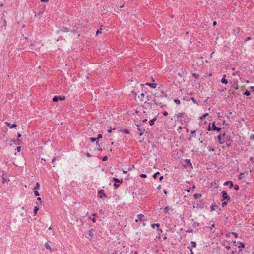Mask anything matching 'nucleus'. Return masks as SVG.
Here are the masks:
<instances>
[{
	"mask_svg": "<svg viewBox=\"0 0 254 254\" xmlns=\"http://www.w3.org/2000/svg\"><path fill=\"white\" fill-rule=\"evenodd\" d=\"M251 89L254 91V86L251 87Z\"/></svg>",
	"mask_w": 254,
	"mask_h": 254,
	"instance_id": "obj_59",
	"label": "nucleus"
},
{
	"mask_svg": "<svg viewBox=\"0 0 254 254\" xmlns=\"http://www.w3.org/2000/svg\"><path fill=\"white\" fill-rule=\"evenodd\" d=\"M244 177V174L241 173L238 176L239 180H241Z\"/></svg>",
	"mask_w": 254,
	"mask_h": 254,
	"instance_id": "obj_18",
	"label": "nucleus"
},
{
	"mask_svg": "<svg viewBox=\"0 0 254 254\" xmlns=\"http://www.w3.org/2000/svg\"><path fill=\"white\" fill-rule=\"evenodd\" d=\"M21 134H20V133H18V134H17V137H18V138L21 137Z\"/></svg>",
	"mask_w": 254,
	"mask_h": 254,
	"instance_id": "obj_53",
	"label": "nucleus"
},
{
	"mask_svg": "<svg viewBox=\"0 0 254 254\" xmlns=\"http://www.w3.org/2000/svg\"><path fill=\"white\" fill-rule=\"evenodd\" d=\"M234 188L235 190H238L239 188V186L237 185H235L234 187Z\"/></svg>",
	"mask_w": 254,
	"mask_h": 254,
	"instance_id": "obj_34",
	"label": "nucleus"
},
{
	"mask_svg": "<svg viewBox=\"0 0 254 254\" xmlns=\"http://www.w3.org/2000/svg\"><path fill=\"white\" fill-rule=\"evenodd\" d=\"M232 234L235 236V237L236 238H237V237H238V234H237V233H236L234 232V233H233Z\"/></svg>",
	"mask_w": 254,
	"mask_h": 254,
	"instance_id": "obj_49",
	"label": "nucleus"
},
{
	"mask_svg": "<svg viewBox=\"0 0 254 254\" xmlns=\"http://www.w3.org/2000/svg\"><path fill=\"white\" fill-rule=\"evenodd\" d=\"M40 185L38 182H37V183H36V186H35V187L34 188V190H39L40 189Z\"/></svg>",
	"mask_w": 254,
	"mask_h": 254,
	"instance_id": "obj_13",
	"label": "nucleus"
},
{
	"mask_svg": "<svg viewBox=\"0 0 254 254\" xmlns=\"http://www.w3.org/2000/svg\"><path fill=\"white\" fill-rule=\"evenodd\" d=\"M228 184H229L230 186H229V188H232L233 186V182L232 181H226L224 183V185H227Z\"/></svg>",
	"mask_w": 254,
	"mask_h": 254,
	"instance_id": "obj_8",
	"label": "nucleus"
},
{
	"mask_svg": "<svg viewBox=\"0 0 254 254\" xmlns=\"http://www.w3.org/2000/svg\"><path fill=\"white\" fill-rule=\"evenodd\" d=\"M217 138H218V140H219V143L220 144H222V143H223V142L221 141V138H222L221 136H220V135H218V137H217Z\"/></svg>",
	"mask_w": 254,
	"mask_h": 254,
	"instance_id": "obj_23",
	"label": "nucleus"
},
{
	"mask_svg": "<svg viewBox=\"0 0 254 254\" xmlns=\"http://www.w3.org/2000/svg\"><path fill=\"white\" fill-rule=\"evenodd\" d=\"M114 186L115 188H117L118 187H119V184H118L115 183V184H114Z\"/></svg>",
	"mask_w": 254,
	"mask_h": 254,
	"instance_id": "obj_45",
	"label": "nucleus"
},
{
	"mask_svg": "<svg viewBox=\"0 0 254 254\" xmlns=\"http://www.w3.org/2000/svg\"><path fill=\"white\" fill-rule=\"evenodd\" d=\"M37 199L38 201H40V204H42V201H41V197H39L37 198Z\"/></svg>",
	"mask_w": 254,
	"mask_h": 254,
	"instance_id": "obj_41",
	"label": "nucleus"
},
{
	"mask_svg": "<svg viewBox=\"0 0 254 254\" xmlns=\"http://www.w3.org/2000/svg\"><path fill=\"white\" fill-rule=\"evenodd\" d=\"M86 156H88V157H90V154L89 153H87Z\"/></svg>",
	"mask_w": 254,
	"mask_h": 254,
	"instance_id": "obj_60",
	"label": "nucleus"
},
{
	"mask_svg": "<svg viewBox=\"0 0 254 254\" xmlns=\"http://www.w3.org/2000/svg\"><path fill=\"white\" fill-rule=\"evenodd\" d=\"M159 174V172H156V173H155L153 176V177L154 178V179H156L157 177V175Z\"/></svg>",
	"mask_w": 254,
	"mask_h": 254,
	"instance_id": "obj_28",
	"label": "nucleus"
},
{
	"mask_svg": "<svg viewBox=\"0 0 254 254\" xmlns=\"http://www.w3.org/2000/svg\"><path fill=\"white\" fill-rule=\"evenodd\" d=\"M214 52H213L210 54V58H212V57H213V55L214 54Z\"/></svg>",
	"mask_w": 254,
	"mask_h": 254,
	"instance_id": "obj_55",
	"label": "nucleus"
},
{
	"mask_svg": "<svg viewBox=\"0 0 254 254\" xmlns=\"http://www.w3.org/2000/svg\"><path fill=\"white\" fill-rule=\"evenodd\" d=\"M221 128H218L216 127L215 126V123L213 122L212 124V127H210V126H209L208 127V130H216L217 131H219L220 130Z\"/></svg>",
	"mask_w": 254,
	"mask_h": 254,
	"instance_id": "obj_1",
	"label": "nucleus"
},
{
	"mask_svg": "<svg viewBox=\"0 0 254 254\" xmlns=\"http://www.w3.org/2000/svg\"><path fill=\"white\" fill-rule=\"evenodd\" d=\"M45 247L47 249L51 251V246L49 245V244L48 243H45L44 244Z\"/></svg>",
	"mask_w": 254,
	"mask_h": 254,
	"instance_id": "obj_16",
	"label": "nucleus"
},
{
	"mask_svg": "<svg viewBox=\"0 0 254 254\" xmlns=\"http://www.w3.org/2000/svg\"><path fill=\"white\" fill-rule=\"evenodd\" d=\"M102 138V135L101 134H98V135L96 138H97V139H99Z\"/></svg>",
	"mask_w": 254,
	"mask_h": 254,
	"instance_id": "obj_35",
	"label": "nucleus"
},
{
	"mask_svg": "<svg viewBox=\"0 0 254 254\" xmlns=\"http://www.w3.org/2000/svg\"><path fill=\"white\" fill-rule=\"evenodd\" d=\"M250 39H251V38H250V37H247V38L245 39V41H248V40H250Z\"/></svg>",
	"mask_w": 254,
	"mask_h": 254,
	"instance_id": "obj_47",
	"label": "nucleus"
},
{
	"mask_svg": "<svg viewBox=\"0 0 254 254\" xmlns=\"http://www.w3.org/2000/svg\"><path fill=\"white\" fill-rule=\"evenodd\" d=\"M34 193L35 195L36 196H39V193L37 190H34Z\"/></svg>",
	"mask_w": 254,
	"mask_h": 254,
	"instance_id": "obj_25",
	"label": "nucleus"
},
{
	"mask_svg": "<svg viewBox=\"0 0 254 254\" xmlns=\"http://www.w3.org/2000/svg\"><path fill=\"white\" fill-rule=\"evenodd\" d=\"M123 132H124V133H126V134H128L129 133V131L127 130H124L123 131Z\"/></svg>",
	"mask_w": 254,
	"mask_h": 254,
	"instance_id": "obj_44",
	"label": "nucleus"
},
{
	"mask_svg": "<svg viewBox=\"0 0 254 254\" xmlns=\"http://www.w3.org/2000/svg\"><path fill=\"white\" fill-rule=\"evenodd\" d=\"M146 85H148L150 86L152 88H155L157 86V84L156 83H146L145 84Z\"/></svg>",
	"mask_w": 254,
	"mask_h": 254,
	"instance_id": "obj_7",
	"label": "nucleus"
},
{
	"mask_svg": "<svg viewBox=\"0 0 254 254\" xmlns=\"http://www.w3.org/2000/svg\"><path fill=\"white\" fill-rule=\"evenodd\" d=\"M65 99L64 96H55L53 98V101L54 102H57L59 100H64Z\"/></svg>",
	"mask_w": 254,
	"mask_h": 254,
	"instance_id": "obj_2",
	"label": "nucleus"
},
{
	"mask_svg": "<svg viewBox=\"0 0 254 254\" xmlns=\"http://www.w3.org/2000/svg\"><path fill=\"white\" fill-rule=\"evenodd\" d=\"M184 115V113H179L178 114H175L174 116V118L176 117L177 118H179L183 117Z\"/></svg>",
	"mask_w": 254,
	"mask_h": 254,
	"instance_id": "obj_9",
	"label": "nucleus"
},
{
	"mask_svg": "<svg viewBox=\"0 0 254 254\" xmlns=\"http://www.w3.org/2000/svg\"><path fill=\"white\" fill-rule=\"evenodd\" d=\"M216 24H217V23H216V21H214V22H213V25L214 26H215V25H216Z\"/></svg>",
	"mask_w": 254,
	"mask_h": 254,
	"instance_id": "obj_56",
	"label": "nucleus"
},
{
	"mask_svg": "<svg viewBox=\"0 0 254 254\" xmlns=\"http://www.w3.org/2000/svg\"><path fill=\"white\" fill-rule=\"evenodd\" d=\"M163 192H164V193L165 194H167V191H166V190H165V189H164V190H163Z\"/></svg>",
	"mask_w": 254,
	"mask_h": 254,
	"instance_id": "obj_54",
	"label": "nucleus"
},
{
	"mask_svg": "<svg viewBox=\"0 0 254 254\" xmlns=\"http://www.w3.org/2000/svg\"><path fill=\"white\" fill-rule=\"evenodd\" d=\"M195 133V130H193V131H192L191 132V135H192V136L194 137V136H193V134H194Z\"/></svg>",
	"mask_w": 254,
	"mask_h": 254,
	"instance_id": "obj_46",
	"label": "nucleus"
},
{
	"mask_svg": "<svg viewBox=\"0 0 254 254\" xmlns=\"http://www.w3.org/2000/svg\"><path fill=\"white\" fill-rule=\"evenodd\" d=\"M7 181L8 180H7V179L6 178H5V177L2 176V183H3V184L5 183L6 182H7Z\"/></svg>",
	"mask_w": 254,
	"mask_h": 254,
	"instance_id": "obj_22",
	"label": "nucleus"
},
{
	"mask_svg": "<svg viewBox=\"0 0 254 254\" xmlns=\"http://www.w3.org/2000/svg\"><path fill=\"white\" fill-rule=\"evenodd\" d=\"M237 246L238 248H244L245 245L242 242H238L237 243Z\"/></svg>",
	"mask_w": 254,
	"mask_h": 254,
	"instance_id": "obj_11",
	"label": "nucleus"
},
{
	"mask_svg": "<svg viewBox=\"0 0 254 254\" xmlns=\"http://www.w3.org/2000/svg\"><path fill=\"white\" fill-rule=\"evenodd\" d=\"M101 29H100V30H98L96 32V35H98L99 34V33H101Z\"/></svg>",
	"mask_w": 254,
	"mask_h": 254,
	"instance_id": "obj_43",
	"label": "nucleus"
},
{
	"mask_svg": "<svg viewBox=\"0 0 254 254\" xmlns=\"http://www.w3.org/2000/svg\"><path fill=\"white\" fill-rule=\"evenodd\" d=\"M137 217V218L140 221H141V220H143V218L144 217V216L143 214H138Z\"/></svg>",
	"mask_w": 254,
	"mask_h": 254,
	"instance_id": "obj_15",
	"label": "nucleus"
},
{
	"mask_svg": "<svg viewBox=\"0 0 254 254\" xmlns=\"http://www.w3.org/2000/svg\"><path fill=\"white\" fill-rule=\"evenodd\" d=\"M174 101L177 104H180V101L179 99H176L174 100Z\"/></svg>",
	"mask_w": 254,
	"mask_h": 254,
	"instance_id": "obj_27",
	"label": "nucleus"
},
{
	"mask_svg": "<svg viewBox=\"0 0 254 254\" xmlns=\"http://www.w3.org/2000/svg\"><path fill=\"white\" fill-rule=\"evenodd\" d=\"M250 139L251 140L254 141V134H253L250 136Z\"/></svg>",
	"mask_w": 254,
	"mask_h": 254,
	"instance_id": "obj_37",
	"label": "nucleus"
},
{
	"mask_svg": "<svg viewBox=\"0 0 254 254\" xmlns=\"http://www.w3.org/2000/svg\"><path fill=\"white\" fill-rule=\"evenodd\" d=\"M16 150H17V152H20V151H21V147L20 146L17 147V148H16Z\"/></svg>",
	"mask_w": 254,
	"mask_h": 254,
	"instance_id": "obj_40",
	"label": "nucleus"
},
{
	"mask_svg": "<svg viewBox=\"0 0 254 254\" xmlns=\"http://www.w3.org/2000/svg\"><path fill=\"white\" fill-rule=\"evenodd\" d=\"M161 188V185H159L157 187V189H160Z\"/></svg>",
	"mask_w": 254,
	"mask_h": 254,
	"instance_id": "obj_64",
	"label": "nucleus"
},
{
	"mask_svg": "<svg viewBox=\"0 0 254 254\" xmlns=\"http://www.w3.org/2000/svg\"><path fill=\"white\" fill-rule=\"evenodd\" d=\"M157 119V116L155 117L153 119L150 120L149 121V123L150 124V126H152L154 124V122Z\"/></svg>",
	"mask_w": 254,
	"mask_h": 254,
	"instance_id": "obj_10",
	"label": "nucleus"
},
{
	"mask_svg": "<svg viewBox=\"0 0 254 254\" xmlns=\"http://www.w3.org/2000/svg\"><path fill=\"white\" fill-rule=\"evenodd\" d=\"M234 85L235 89L237 90L239 89V85L237 82L236 83H234Z\"/></svg>",
	"mask_w": 254,
	"mask_h": 254,
	"instance_id": "obj_20",
	"label": "nucleus"
},
{
	"mask_svg": "<svg viewBox=\"0 0 254 254\" xmlns=\"http://www.w3.org/2000/svg\"><path fill=\"white\" fill-rule=\"evenodd\" d=\"M162 231L161 229H159V227L157 228V233L158 234H160L161 233H162Z\"/></svg>",
	"mask_w": 254,
	"mask_h": 254,
	"instance_id": "obj_33",
	"label": "nucleus"
},
{
	"mask_svg": "<svg viewBox=\"0 0 254 254\" xmlns=\"http://www.w3.org/2000/svg\"><path fill=\"white\" fill-rule=\"evenodd\" d=\"M107 131H108L109 133H111V132H112V129H108Z\"/></svg>",
	"mask_w": 254,
	"mask_h": 254,
	"instance_id": "obj_57",
	"label": "nucleus"
},
{
	"mask_svg": "<svg viewBox=\"0 0 254 254\" xmlns=\"http://www.w3.org/2000/svg\"><path fill=\"white\" fill-rule=\"evenodd\" d=\"M222 197L224 199H227L228 201L230 200V197L227 195L226 191L222 192Z\"/></svg>",
	"mask_w": 254,
	"mask_h": 254,
	"instance_id": "obj_3",
	"label": "nucleus"
},
{
	"mask_svg": "<svg viewBox=\"0 0 254 254\" xmlns=\"http://www.w3.org/2000/svg\"><path fill=\"white\" fill-rule=\"evenodd\" d=\"M168 210H169V208L168 206H166L164 208V211L165 213H168Z\"/></svg>",
	"mask_w": 254,
	"mask_h": 254,
	"instance_id": "obj_26",
	"label": "nucleus"
},
{
	"mask_svg": "<svg viewBox=\"0 0 254 254\" xmlns=\"http://www.w3.org/2000/svg\"><path fill=\"white\" fill-rule=\"evenodd\" d=\"M226 75L224 74L223 76V78L221 80V82L223 84H227L228 83V81L225 79Z\"/></svg>",
	"mask_w": 254,
	"mask_h": 254,
	"instance_id": "obj_6",
	"label": "nucleus"
},
{
	"mask_svg": "<svg viewBox=\"0 0 254 254\" xmlns=\"http://www.w3.org/2000/svg\"><path fill=\"white\" fill-rule=\"evenodd\" d=\"M96 140H97L96 138H90V140L92 142H94L96 141Z\"/></svg>",
	"mask_w": 254,
	"mask_h": 254,
	"instance_id": "obj_32",
	"label": "nucleus"
},
{
	"mask_svg": "<svg viewBox=\"0 0 254 254\" xmlns=\"http://www.w3.org/2000/svg\"><path fill=\"white\" fill-rule=\"evenodd\" d=\"M41 2H48L49 0H40Z\"/></svg>",
	"mask_w": 254,
	"mask_h": 254,
	"instance_id": "obj_51",
	"label": "nucleus"
},
{
	"mask_svg": "<svg viewBox=\"0 0 254 254\" xmlns=\"http://www.w3.org/2000/svg\"><path fill=\"white\" fill-rule=\"evenodd\" d=\"M163 114L164 116H167L168 115V112L167 111H164L163 112Z\"/></svg>",
	"mask_w": 254,
	"mask_h": 254,
	"instance_id": "obj_38",
	"label": "nucleus"
},
{
	"mask_svg": "<svg viewBox=\"0 0 254 254\" xmlns=\"http://www.w3.org/2000/svg\"><path fill=\"white\" fill-rule=\"evenodd\" d=\"M6 26H7V22H6V20L5 19L4 21V26L5 27V29H6Z\"/></svg>",
	"mask_w": 254,
	"mask_h": 254,
	"instance_id": "obj_42",
	"label": "nucleus"
},
{
	"mask_svg": "<svg viewBox=\"0 0 254 254\" xmlns=\"http://www.w3.org/2000/svg\"><path fill=\"white\" fill-rule=\"evenodd\" d=\"M140 177H141V178H145L147 177V176L146 174H141V175H140Z\"/></svg>",
	"mask_w": 254,
	"mask_h": 254,
	"instance_id": "obj_31",
	"label": "nucleus"
},
{
	"mask_svg": "<svg viewBox=\"0 0 254 254\" xmlns=\"http://www.w3.org/2000/svg\"><path fill=\"white\" fill-rule=\"evenodd\" d=\"M99 193H100V194H103V193H103V192H104V191H103V190H100L99 191Z\"/></svg>",
	"mask_w": 254,
	"mask_h": 254,
	"instance_id": "obj_50",
	"label": "nucleus"
},
{
	"mask_svg": "<svg viewBox=\"0 0 254 254\" xmlns=\"http://www.w3.org/2000/svg\"><path fill=\"white\" fill-rule=\"evenodd\" d=\"M56 160V158H55V157H54V158L52 159V163H54V162H55Z\"/></svg>",
	"mask_w": 254,
	"mask_h": 254,
	"instance_id": "obj_48",
	"label": "nucleus"
},
{
	"mask_svg": "<svg viewBox=\"0 0 254 254\" xmlns=\"http://www.w3.org/2000/svg\"><path fill=\"white\" fill-rule=\"evenodd\" d=\"M208 115H209V114H208V113H205L203 116H202L200 118V119L201 120H202V119H203V118H205V117H206V116H208Z\"/></svg>",
	"mask_w": 254,
	"mask_h": 254,
	"instance_id": "obj_24",
	"label": "nucleus"
},
{
	"mask_svg": "<svg viewBox=\"0 0 254 254\" xmlns=\"http://www.w3.org/2000/svg\"><path fill=\"white\" fill-rule=\"evenodd\" d=\"M227 204V202H226V201L223 202L222 204V207H224L225 206H226Z\"/></svg>",
	"mask_w": 254,
	"mask_h": 254,
	"instance_id": "obj_36",
	"label": "nucleus"
},
{
	"mask_svg": "<svg viewBox=\"0 0 254 254\" xmlns=\"http://www.w3.org/2000/svg\"><path fill=\"white\" fill-rule=\"evenodd\" d=\"M5 124L8 127H9L10 129H12L13 128H14L17 127V125L15 124H13L12 125H11L10 123H9L8 122H6Z\"/></svg>",
	"mask_w": 254,
	"mask_h": 254,
	"instance_id": "obj_5",
	"label": "nucleus"
},
{
	"mask_svg": "<svg viewBox=\"0 0 254 254\" xmlns=\"http://www.w3.org/2000/svg\"><path fill=\"white\" fill-rule=\"evenodd\" d=\"M113 181H114V182H115L116 183V182H118V183H122L123 182V179H120H120H117V178H113Z\"/></svg>",
	"mask_w": 254,
	"mask_h": 254,
	"instance_id": "obj_12",
	"label": "nucleus"
},
{
	"mask_svg": "<svg viewBox=\"0 0 254 254\" xmlns=\"http://www.w3.org/2000/svg\"><path fill=\"white\" fill-rule=\"evenodd\" d=\"M159 224L158 223H155L151 225V227L152 228H155V227H157V228L159 227Z\"/></svg>",
	"mask_w": 254,
	"mask_h": 254,
	"instance_id": "obj_17",
	"label": "nucleus"
},
{
	"mask_svg": "<svg viewBox=\"0 0 254 254\" xmlns=\"http://www.w3.org/2000/svg\"><path fill=\"white\" fill-rule=\"evenodd\" d=\"M123 173L126 174L127 173V171H125V170H123Z\"/></svg>",
	"mask_w": 254,
	"mask_h": 254,
	"instance_id": "obj_61",
	"label": "nucleus"
},
{
	"mask_svg": "<svg viewBox=\"0 0 254 254\" xmlns=\"http://www.w3.org/2000/svg\"><path fill=\"white\" fill-rule=\"evenodd\" d=\"M163 178V176H161L159 178L160 180L161 181Z\"/></svg>",
	"mask_w": 254,
	"mask_h": 254,
	"instance_id": "obj_62",
	"label": "nucleus"
},
{
	"mask_svg": "<svg viewBox=\"0 0 254 254\" xmlns=\"http://www.w3.org/2000/svg\"><path fill=\"white\" fill-rule=\"evenodd\" d=\"M244 94L247 96H249L250 95V93L249 91L247 90L244 93Z\"/></svg>",
	"mask_w": 254,
	"mask_h": 254,
	"instance_id": "obj_29",
	"label": "nucleus"
},
{
	"mask_svg": "<svg viewBox=\"0 0 254 254\" xmlns=\"http://www.w3.org/2000/svg\"><path fill=\"white\" fill-rule=\"evenodd\" d=\"M39 207L38 206H35L34 208V215L35 216L37 214V211L39 210Z\"/></svg>",
	"mask_w": 254,
	"mask_h": 254,
	"instance_id": "obj_14",
	"label": "nucleus"
},
{
	"mask_svg": "<svg viewBox=\"0 0 254 254\" xmlns=\"http://www.w3.org/2000/svg\"><path fill=\"white\" fill-rule=\"evenodd\" d=\"M108 159V157L107 156H104L103 159H102V160L105 161H106Z\"/></svg>",
	"mask_w": 254,
	"mask_h": 254,
	"instance_id": "obj_39",
	"label": "nucleus"
},
{
	"mask_svg": "<svg viewBox=\"0 0 254 254\" xmlns=\"http://www.w3.org/2000/svg\"><path fill=\"white\" fill-rule=\"evenodd\" d=\"M207 149L208 151H214V149L213 148H212L211 147H210V146H208L207 147Z\"/></svg>",
	"mask_w": 254,
	"mask_h": 254,
	"instance_id": "obj_30",
	"label": "nucleus"
},
{
	"mask_svg": "<svg viewBox=\"0 0 254 254\" xmlns=\"http://www.w3.org/2000/svg\"><path fill=\"white\" fill-rule=\"evenodd\" d=\"M185 162L187 163V165H190V166H191V165H191V162H190V159H186V160H185Z\"/></svg>",
	"mask_w": 254,
	"mask_h": 254,
	"instance_id": "obj_19",
	"label": "nucleus"
},
{
	"mask_svg": "<svg viewBox=\"0 0 254 254\" xmlns=\"http://www.w3.org/2000/svg\"><path fill=\"white\" fill-rule=\"evenodd\" d=\"M191 244L193 248H195L196 246V243L195 242L191 241Z\"/></svg>",
	"mask_w": 254,
	"mask_h": 254,
	"instance_id": "obj_21",
	"label": "nucleus"
},
{
	"mask_svg": "<svg viewBox=\"0 0 254 254\" xmlns=\"http://www.w3.org/2000/svg\"><path fill=\"white\" fill-rule=\"evenodd\" d=\"M198 195H198V194H194V197L195 198H197V197H198Z\"/></svg>",
	"mask_w": 254,
	"mask_h": 254,
	"instance_id": "obj_52",
	"label": "nucleus"
},
{
	"mask_svg": "<svg viewBox=\"0 0 254 254\" xmlns=\"http://www.w3.org/2000/svg\"><path fill=\"white\" fill-rule=\"evenodd\" d=\"M69 31V30L68 29V28H63V29H60V30H58L57 31V33L58 34H61L62 33H64V32H68Z\"/></svg>",
	"mask_w": 254,
	"mask_h": 254,
	"instance_id": "obj_4",
	"label": "nucleus"
},
{
	"mask_svg": "<svg viewBox=\"0 0 254 254\" xmlns=\"http://www.w3.org/2000/svg\"><path fill=\"white\" fill-rule=\"evenodd\" d=\"M141 97H144V93H141Z\"/></svg>",
	"mask_w": 254,
	"mask_h": 254,
	"instance_id": "obj_63",
	"label": "nucleus"
},
{
	"mask_svg": "<svg viewBox=\"0 0 254 254\" xmlns=\"http://www.w3.org/2000/svg\"><path fill=\"white\" fill-rule=\"evenodd\" d=\"M92 222H93V223H95V222H96V220H95V218H93V219H92Z\"/></svg>",
	"mask_w": 254,
	"mask_h": 254,
	"instance_id": "obj_58",
	"label": "nucleus"
}]
</instances>
